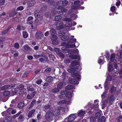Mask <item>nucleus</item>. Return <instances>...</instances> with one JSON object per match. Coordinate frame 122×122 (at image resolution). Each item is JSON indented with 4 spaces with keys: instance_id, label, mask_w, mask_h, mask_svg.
<instances>
[{
    "instance_id": "41",
    "label": "nucleus",
    "mask_w": 122,
    "mask_h": 122,
    "mask_svg": "<svg viewBox=\"0 0 122 122\" xmlns=\"http://www.w3.org/2000/svg\"><path fill=\"white\" fill-rule=\"evenodd\" d=\"M68 1L66 0H64L62 1L61 4L63 6H66L68 4Z\"/></svg>"
},
{
    "instance_id": "25",
    "label": "nucleus",
    "mask_w": 122,
    "mask_h": 122,
    "mask_svg": "<svg viewBox=\"0 0 122 122\" xmlns=\"http://www.w3.org/2000/svg\"><path fill=\"white\" fill-rule=\"evenodd\" d=\"M106 118L104 116H102L101 118L98 119V122H105Z\"/></svg>"
},
{
    "instance_id": "16",
    "label": "nucleus",
    "mask_w": 122,
    "mask_h": 122,
    "mask_svg": "<svg viewBox=\"0 0 122 122\" xmlns=\"http://www.w3.org/2000/svg\"><path fill=\"white\" fill-rule=\"evenodd\" d=\"M52 113L55 116H58L60 114V111L58 110H53L52 111Z\"/></svg>"
},
{
    "instance_id": "64",
    "label": "nucleus",
    "mask_w": 122,
    "mask_h": 122,
    "mask_svg": "<svg viewBox=\"0 0 122 122\" xmlns=\"http://www.w3.org/2000/svg\"><path fill=\"white\" fill-rule=\"evenodd\" d=\"M11 108H9L6 111L8 114H10L11 112Z\"/></svg>"
},
{
    "instance_id": "12",
    "label": "nucleus",
    "mask_w": 122,
    "mask_h": 122,
    "mask_svg": "<svg viewBox=\"0 0 122 122\" xmlns=\"http://www.w3.org/2000/svg\"><path fill=\"white\" fill-rule=\"evenodd\" d=\"M50 107L51 105L49 104H46L43 107V111L45 112L50 111Z\"/></svg>"
},
{
    "instance_id": "62",
    "label": "nucleus",
    "mask_w": 122,
    "mask_h": 122,
    "mask_svg": "<svg viewBox=\"0 0 122 122\" xmlns=\"http://www.w3.org/2000/svg\"><path fill=\"white\" fill-rule=\"evenodd\" d=\"M51 70V69L50 68H47L45 69V72H47L48 73L50 72Z\"/></svg>"
},
{
    "instance_id": "28",
    "label": "nucleus",
    "mask_w": 122,
    "mask_h": 122,
    "mask_svg": "<svg viewBox=\"0 0 122 122\" xmlns=\"http://www.w3.org/2000/svg\"><path fill=\"white\" fill-rule=\"evenodd\" d=\"M17 13V12L15 10L12 11L9 14V16L10 17H12L15 15Z\"/></svg>"
},
{
    "instance_id": "31",
    "label": "nucleus",
    "mask_w": 122,
    "mask_h": 122,
    "mask_svg": "<svg viewBox=\"0 0 122 122\" xmlns=\"http://www.w3.org/2000/svg\"><path fill=\"white\" fill-rule=\"evenodd\" d=\"M11 28V27L10 26H9L7 29L2 32V35H4Z\"/></svg>"
},
{
    "instance_id": "4",
    "label": "nucleus",
    "mask_w": 122,
    "mask_h": 122,
    "mask_svg": "<svg viewBox=\"0 0 122 122\" xmlns=\"http://www.w3.org/2000/svg\"><path fill=\"white\" fill-rule=\"evenodd\" d=\"M45 118L48 121H50L51 119L52 114L50 112H47L45 115Z\"/></svg>"
},
{
    "instance_id": "50",
    "label": "nucleus",
    "mask_w": 122,
    "mask_h": 122,
    "mask_svg": "<svg viewBox=\"0 0 122 122\" xmlns=\"http://www.w3.org/2000/svg\"><path fill=\"white\" fill-rule=\"evenodd\" d=\"M27 89L28 91L31 92H33L34 91V88L32 86H28Z\"/></svg>"
},
{
    "instance_id": "33",
    "label": "nucleus",
    "mask_w": 122,
    "mask_h": 122,
    "mask_svg": "<svg viewBox=\"0 0 122 122\" xmlns=\"http://www.w3.org/2000/svg\"><path fill=\"white\" fill-rule=\"evenodd\" d=\"M65 96L68 98H70L72 97V95L71 92H67L66 93Z\"/></svg>"
},
{
    "instance_id": "47",
    "label": "nucleus",
    "mask_w": 122,
    "mask_h": 122,
    "mask_svg": "<svg viewBox=\"0 0 122 122\" xmlns=\"http://www.w3.org/2000/svg\"><path fill=\"white\" fill-rule=\"evenodd\" d=\"M47 8V7L46 6H44L41 8L40 11L41 12L44 11L46 10Z\"/></svg>"
},
{
    "instance_id": "13",
    "label": "nucleus",
    "mask_w": 122,
    "mask_h": 122,
    "mask_svg": "<svg viewBox=\"0 0 122 122\" xmlns=\"http://www.w3.org/2000/svg\"><path fill=\"white\" fill-rule=\"evenodd\" d=\"M86 112L85 110H81L79 111L78 113V116L81 117H82L85 114Z\"/></svg>"
},
{
    "instance_id": "27",
    "label": "nucleus",
    "mask_w": 122,
    "mask_h": 122,
    "mask_svg": "<svg viewBox=\"0 0 122 122\" xmlns=\"http://www.w3.org/2000/svg\"><path fill=\"white\" fill-rule=\"evenodd\" d=\"M53 78V77L51 76H48L46 78V80L47 82H50L52 81Z\"/></svg>"
},
{
    "instance_id": "19",
    "label": "nucleus",
    "mask_w": 122,
    "mask_h": 122,
    "mask_svg": "<svg viewBox=\"0 0 122 122\" xmlns=\"http://www.w3.org/2000/svg\"><path fill=\"white\" fill-rule=\"evenodd\" d=\"M110 62H109L108 65V70L109 72H111L112 71L113 68L112 66V65L110 64Z\"/></svg>"
},
{
    "instance_id": "36",
    "label": "nucleus",
    "mask_w": 122,
    "mask_h": 122,
    "mask_svg": "<svg viewBox=\"0 0 122 122\" xmlns=\"http://www.w3.org/2000/svg\"><path fill=\"white\" fill-rule=\"evenodd\" d=\"M6 121L7 122H12V117H6Z\"/></svg>"
},
{
    "instance_id": "49",
    "label": "nucleus",
    "mask_w": 122,
    "mask_h": 122,
    "mask_svg": "<svg viewBox=\"0 0 122 122\" xmlns=\"http://www.w3.org/2000/svg\"><path fill=\"white\" fill-rule=\"evenodd\" d=\"M61 18L62 17L61 15H57L55 17V20L56 21H58L60 20Z\"/></svg>"
},
{
    "instance_id": "15",
    "label": "nucleus",
    "mask_w": 122,
    "mask_h": 122,
    "mask_svg": "<svg viewBox=\"0 0 122 122\" xmlns=\"http://www.w3.org/2000/svg\"><path fill=\"white\" fill-rule=\"evenodd\" d=\"M35 3V1L33 0H30L27 3L28 6L29 7H31L33 6Z\"/></svg>"
},
{
    "instance_id": "52",
    "label": "nucleus",
    "mask_w": 122,
    "mask_h": 122,
    "mask_svg": "<svg viewBox=\"0 0 122 122\" xmlns=\"http://www.w3.org/2000/svg\"><path fill=\"white\" fill-rule=\"evenodd\" d=\"M20 47L19 44L18 43H15L14 44V47L16 49H18Z\"/></svg>"
},
{
    "instance_id": "45",
    "label": "nucleus",
    "mask_w": 122,
    "mask_h": 122,
    "mask_svg": "<svg viewBox=\"0 0 122 122\" xmlns=\"http://www.w3.org/2000/svg\"><path fill=\"white\" fill-rule=\"evenodd\" d=\"M101 116V114L99 112L96 113L95 115V117L97 119H99Z\"/></svg>"
},
{
    "instance_id": "60",
    "label": "nucleus",
    "mask_w": 122,
    "mask_h": 122,
    "mask_svg": "<svg viewBox=\"0 0 122 122\" xmlns=\"http://www.w3.org/2000/svg\"><path fill=\"white\" fill-rule=\"evenodd\" d=\"M58 54L61 58H63L64 57V54L61 52L59 53Z\"/></svg>"
},
{
    "instance_id": "29",
    "label": "nucleus",
    "mask_w": 122,
    "mask_h": 122,
    "mask_svg": "<svg viewBox=\"0 0 122 122\" xmlns=\"http://www.w3.org/2000/svg\"><path fill=\"white\" fill-rule=\"evenodd\" d=\"M70 82L72 84H78V83L77 81L76 80L73 79H71L70 81Z\"/></svg>"
},
{
    "instance_id": "22",
    "label": "nucleus",
    "mask_w": 122,
    "mask_h": 122,
    "mask_svg": "<svg viewBox=\"0 0 122 122\" xmlns=\"http://www.w3.org/2000/svg\"><path fill=\"white\" fill-rule=\"evenodd\" d=\"M24 103L22 102H20L18 104L17 106L19 108L21 109L24 107Z\"/></svg>"
},
{
    "instance_id": "37",
    "label": "nucleus",
    "mask_w": 122,
    "mask_h": 122,
    "mask_svg": "<svg viewBox=\"0 0 122 122\" xmlns=\"http://www.w3.org/2000/svg\"><path fill=\"white\" fill-rule=\"evenodd\" d=\"M23 37L24 38H26L28 36V34L27 32L23 31L22 32Z\"/></svg>"
},
{
    "instance_id": "40",
    "label": "nucleus",
    "mask_w": 122,
    "mask_h": 122,
    "mask_svg": "<svg viewBox=\"0 0 122 122\" xmlns=\"http://www.w3.org/2000/svg\"><path fill=\"white\" fill-rule=\"evenodd\" d=\"M67 47H62V50L63 51V52L66 53V52H68V53L69 52V50L67 49Z\"/></svg>"
},
{
    "instance_id": "11",
    "label": "nucleus",
    "mask_w": 122,
    "mask_h": 122,
    "mask_svg": "<svg viewBox=\"0 0 122 122\" xmlns=\"http://www.w3.org/2000/svg\"><path fill=\"white\" fill-rule=\"evenodd\" d=\"M67 11V10L66 9L62 8L61 10L57 11L58 13L60 15H62L64 13H66Z\"/></svg>"
},
{
    "instance_id": "21",
    "label": "nucleus",
    "mask_w": 122,
    "mask_h": 122,
    "mask_svg": "<svg viewBox=\"0 0 122 122\" xmlns=\"http://www.w3.org/2000/svg\"><path fill=\"white\" fill-rule=\"evenodd\" d=\"M58 104L59 105H61L62 104H68L69 103V102L68 101H61L58 102Z\"/></svg>"
},
{
    "instance_id": "6",
    "label": "nucleus",
    "mask_w": 122,
    "mask_h": 122,
    "mask_svg": "<svg viewBox=\"0 0 122 122\" xmlns=\"http://www.w3.org/2000/svg\"><path fill=\"white\" fill-rule=\"evenodd\" d=\"M41 57H43L44 58L43 59V58H40L39 59V61L41 63H44V61H46L48 60L47 56L45 55L42 54L41 55Z\"/></svg>"
},
{
    "instance_id": "24",
    "label": "nucleus",
    "mask_w": 122,
    "mask_h": 122,
    "mask_svg": "<svg viewBox=\"0 0 122 122\" xmlns=\"http://www.w3.org/2000/svg\"><path fill=\"white\" fill-rule=\"evenodd\" d=\"M34 14L35 17L36 18H38L40 17V14L38 11L36 10L35 11Z\"/></svg>"
},
{
    "instance_id": "57",
    "label": "nucleus",
    "mask_w": 122,
    "mask_h": 122,
    "mask_svg": "<svg viewBox=\"0 0 122 122\" xmlns=\"http://www.w3.org/2000/svg\"><path fill=\"white\" fill-rule=\"evenodd\" d=\"M107 80L109 81H111L112 80V77L109 74L107 76Z\"/></svg>"
},
{
    "instance_id": "55",
    "label": "nucleus",
    "mask_w": 122,
    "mask_h": 122,
    "mask_svg": "<svg viewBox=\"0 0 122 122\" xmlns=\"http://www.w3.org/2000/svg\"><path fill=\"white\" fill-rule=\"evenodd\" d=\"M24 88V86L23 85H20L17 86V88L19 90L22 89Z\"/></svg>"
},
{
    "instance_id": "61",
    "label": "nucleus",
    "mask_w": 122,
    "mask_h": 122,
    "mask_svg": "<svg viewBox=\"0 0 122 122\" xmlns=\"http://www.w3.org/2000/svg\"><path fill=\"white\" fill-rule=\"evenodd\" d=\"M96 121V119L94 117H92L90 118V121L91 122H95Z\"/></svg>"
},
{
    "instance_id": "26",
    "label": "nucleus",
    "mask_w": 122,
    "mask_h": 122,
    "mask_svg": "<svg viewBox=\"0 0 122 122\" xmlns=\"http://www.w3.org/2000/svg\"><path fill=\"white\" fill-rule=\"evenodd\" d=\"M79 53V51L78 49H76V50H69L68 53Z\"/></svg>"
},
{
    "instance_id": "54",
    "label": "nucleus",
    "mask_w": 122,
    "mask_h": 122,
    "mask_svg": "<svg viewBox=\"0 0 122 122\" xmlns=\"http://www.w3.org/2000/svg\"><path fill=\"white\" fill-rule=\"evenodd\" d=\"M21 112V111H20L18 113L13 116H12V118H15L17 117H18L20 114Z\"/></svg>"
},
{
    "instance_id": "5",
    "label": "nucleus",
    "mask_w": 122,
    "mask_h": 122,
    "mask_svg": "<svg viewBox=\"0 0 122 122\" xmlns=\"http://www.w3.org/2000/svg\"><path fill=\"white\" fill-rule=\"evenodd\" d=\"M44 36L41 31H39L36 33L35 37L37 39H41Z\"/></svg>"
},
{
    "instance_id": "56",
    "label": "nucleus",
    "mask_w": 122,
    "mask_h": 122,
    "mask_svg": "<svg viewBox=\"0 0 122 122\" xmlns=\"http://www.w3.org/2000/svg\"><path fill=\"white\" fill-rule=\"evenodd\" d=\"M54 51L58 54L60 52V49L59 48H55L54 49Z\"/></svg>"
},
{
    "instance_id": "30",
    "label": "nucleus",
    "mask_w": 122,
    "mask_h": 122,
    "mask_svg": "<svg viewBox=\"0 0 122 122\" xmlns=\"http://www.w3.org/2000/svg\"><path fill=\"white\" fill-rule=\"evenodd\" d=\"M76 41V39L71 38V39H69L67 41L68 43H71L73 42H75Z\"/></svg>"
},
{
    "instance_id": "20",
    "label": "nucleus",
    "mask_w": 122,
    "mask_h": 122,
    "mask_svg": "<svg viewBox=\"0 0 122 122\" xmlns=\"http://www.w3.org/2000/svg\"><path fill=\"white\" fill-rule=\"evenodd\" d=\"M35 112V110L33 109L31 110L29 113L28 115V116L29 118L31 117H32V115Z\"/></svg>"
},
{
    "instance_id": "34",
    "label": "nucleus",
    "mask_w": 122,
    "mask_h": 122,
    "mask_svg": "<svg viewBox=\"0 0 122 122\" xmlns=\"http://www.w3.org/2000/svg\"><path fill=\"white\" fill-rule=\"evenodd\" d=\"M73 88V86L71 85H69L67 86L65 88L66 90H69Z\"/></svg>"
},
{
    "instance_id": "46",
    "label": "nucleus",
    "mask_w": 122,
    "mask_h": 122,
    "mask_svg": "<svg viewBox=\"0 0 122 122\" xmlns=\"http://www.w3.org/2000/svg\"><path fill=\"white\" fill-rule=\"evenodd\" d=\"M10 92L9 91H7L4 92L3 95L4 96H8L10 94Z\"/></svg>"
},
{
    "instance_id": "7",
    "label": "nucleus",
    "mask_w": 122,
    "mask_h": 122,
    "mask_svg": "<svg viewBox=\"0 0 122 122\" xmlns=\"http://www.w3.org/2000/svg\"><path fill=\"white\" fill-rule=\"evenodd\" d=\"M58 37L56 36H54L52 37L51 40L52 41V43L54 45L58 44L59 43V41L57 40Z\"/></svg>"
},
{
    "instance_id": "8",
    "label": "nucleus",
    "mask_w": 122,
    "mask_h": 122,
    "mask_svg": "<svg viewBox=\"0 0 122 122\" xmlns=\"http://www.w3.org/2000/svg\"><path fill=\"white\" fill-rule=\"evenodd\" d=\"M65 20L66 21V24L68 27H70L72 26V24L71 22L72 19L70 18H66Z\"/></svg>"
},
{
    "instance_id": "23",
    "label": "nucleus",
    "mask_w": 122,
    "mask_h": 122,
    "mask_svg": "<svg viewBox=\"0 0 122 122\" xmlns=\"http://www.w3.org/2000/svg\"><path fill=\"white\" fill-rule=\"evenodd\" d=\"M36 100L35 99H34L31 102L30 105L28 108L29 109H32L33 107L34 104L36 102Z\"/></svg>"
},
{
    "instance_id": "63",
    "label": "nucleus",
    "mask_w": 122,
    "mask_h": 122,
    "mask_svg": "<svg viewBox=\"0 0 122 122\" xmlns=\"http://www.w3.org/2000/svg\"><path fill=\"white\" fill-rule=\"evenodd\" d=\"M70 61V60L68 59H65L64 61V63L66 64L69 63Z\"/></svg>"
},
{
    "instance_id": "53",
    "label": "nucleus",
    "mask_w": 122,
    "mask_h": 122,
    "mask_svg": "<svg viewBox=\"0 0 122 122\" xmlns=\"http://www.w3.org/2000/svg\"><path fill=\"white\" fill-rule=\"evenodd\" d=\"M116 88L114 86H112L111 88V92L112 93H114L116 91Z\"/></svg>"
},
{
    "instance_id": "39",
    "label": "nucleus",
    "mask_w": 122,
    "mask_h": 122,
    "mask_svg": "<svg viewBox=\"0 0 122 122\" xmlns=\"http://www.w3.org/2000/svg\"><path fill=\"white\" fill-rule=\"evenodd\" d=\"M61 40L63 41H65L69 39L68 36H63L62 37H61Z\"/></svg>"
},
{
    "instance_id": "2",
    "label": "nucleus",
    "mask_w": 122,
    "mask_h": 122,
    "mask_svg": "<svg viewBox=\"0 0 122 122\" xmlns=\"http://www.w3.org/2000/svg\"><path fill=\"white\" fill-rule=\"evenodd\" d=\"M76 116L74 114H72L70 115L68 117L66 118L64 120V122H71L74 120Z\"/></svg>"
},
{
    "instance_id": "18",
    "label": "nucleus",
    "mask_w": 122,
    "mask_h": 122,
    "mask_svg": "<svg viewBox=\"0 0 122 122\" xmlns=\"http://www.w3.org/2000/svg\"><path fill=\"white\" fill-rule=\"evenodd\" d=\"M50 33L52 36V37L54 36H56V32L55 30L53 28H52L50 30Z\"/></svg>"
},
{
    "instance_id": "42",
    "label": "nucleus",
    "mask_w": 122,
    "mask_h": 122,
    "mask_svg": "<svg viewBox=\"0 0 122 122\" xmlns=\"http://www.w3.org/2000/svg\"><path fill=\"white\" fill-rule=\"evenodd\" d=\"M51 91L54 93H57L59 92V90L57 88H54L52 89Z\"/></svg>"
},
{
    "instance_id": "32",
    "label": "nucleus",
    "mask_w": 122,
    "mask_h": 122,
    "mask_svg": "<svg viewBox=\"0 0 122 122\" xmlns=\"http://www.w3.org/2000/svg\"><path fill=\"white\" fill-rule=\"evenodd\" d=\"M80 7V5L79 4H74L72 7V8L73 9H78Z\"/></svg>"
},
{
    "instance_id": "10",
    "label": "nucleus",
    "mask_w": 122,
    "mask_h": 122,
    "mask_svg": "<svg viewBox=\"0 0 122 122\" xmlns=\"http://www.w3.org/2000/svg\"><path fill=\"white\" fill-rule=\"evenodd\" d=\"M61 45L62 46H65L66 47L69 48H72L75 46V45L74 44L69 45L67 44L65 42H62L61 44Z\"/></svg>"
},
{
    "instance_id": "38",
    "label": "nucleus",
    "mask_w": 122,
    "mask_h": 122,
    "mask_svg": "<svg viewBox=\"0 0 122 122\" xmlns=\"http://www.w3.org/2000/svg\"><path fill=\"white\" fill-rule=\"evenodd\" d=\"M63 86V84L62 82H59L57 85V87L58 89H61Z\"/></svg>"
},
{
    "instance_id": "14",
    "label": "nucleus",
    "mask_w": 122,
    "mask_h": 122,
    "mask_svg": "<svg viewBox=\"0 0 122 122\" xmlns=\"http://www.w3.org/2000/svg\"><path fill=\"white\" fill-rule=\"evenodd\" d=\"M24 50L25 51H32V49L28 45H25L24 46Z\"/></svg>"
},
{
    "instance_id": "35",
    "label": "nucleus",
    "mask_w": 122,
    "mask_h": 122,
    "mask_svg": "<svg viewBox=\"0 0 122 122\" xmlns=\"http://www.w3.org/2000/svg\"><path fill=\"white\" fill-rule=\"evenodd\" d=\"M114 97L113 95H111L110 97L109 100V102L110 104H111L114 101Z\"/></svg>"
},
{
    "instance_id": "43",
    "label": "nucleus",
    "mask_w": 122,
    "mask_h": 122,
    "mask_svg": "<svg viewBox=\"0 0 122 122\" xmlns=\"http://www.w3.org/2000/svg\"><path fill=\"white\" fill-rule=\"evenodd\" d=\"M58 35L59 36L61 37L65 35V32L63 31H59L58 32Z\"/></svg>"
},
{
    "instance_id": "48",
    "label": "nucleus",
    "mask_w": 122,
    "mask_h": 122,
    "mask_svg": "<svg viewBox=\"0 0 122 122\" xmlns=\"http://www.w3.org/2000/svg\"><path fill=\"white\" fill-rule=\"evenodd\" d=\"M115 55L114 54H112L110 56V60L112 62H113L115 58Z\"/></svg>"
},
{
    "instance_id": "3",
    "label": "nucleus",
    "mask_w": 122,
    "mask_h": 122,
    "mask_svg": "<svg viewBox=\"0 0 122 122\" xmlns=\"http://www.w3.org/2000/svg\"><path fill=\"white\" fill-rule=\"evenodd\" d=\"M16 84H13L10 85H6L3 86L1 88V89L2 90H9L12 88H14Z\"/></svg>"
},
{
    "instance_id": "9",
    "label": "nucleus",
    "mask_w": 122,
    "mask_h": 122,
    "mask_svg": "<svg viewBox=\"0 0 122 122\" xmlns=\"http://www.w3.org/2000/svg\"><path fill=\"white\" fill-rule=\"evenodd\" d=\"M78 62L76 61H72L71 63V65L72 66V67L73 69H77V67L76 66L78 64Z\"/></svg>"
},
{
    "instance_id": "59",
    "label": "nucleus",
    "mask_w": 122,
    "mask_h": 122,
    "mask_svg": "<svg viewBox=\"0 0 122 122\" xmlns=\"http://www.w3.org/2000/svg\"><path fill=\"white\" fill-rule=\"evenodd\" d=\"M26 98L27 99L29 100L33 98L31 96V95H30L29 94H27L26 96Z\"/></svg>"
},
{
    "instance_id": "1",
    "label": "nucleus",
    "mask_w": 122,
    "mask_h": 122,
    "mask_svg": "<svg viewBox=\"0 0 122 122\" xmlns=\"http://www.w3.org/2000/svg\"><path fill=\"white\" fill-rule=\"evenodd\" d=\"M56 27L55 29L56 30H58L64 28L66 27L65 25H63L62 21H58L56 24Z\"/></svg>"
},
{
    "instance_id": "44",
    "label": "nucleus",
    "mask_w": 122,
    "mask_h": 122,
    "mask_svg": "<svg viewBox=\"0 0 122 122\" xmlns=\"http://www.w3.org/2000/svg\"><path fill=\"white\" fill-rule=\"evenodd\" d=\"M116 120H117V122H122V116H120L116 118Z\"/></svg>"
},
{
    "instance_id": "17",
    "label": "nucleus",
    "mask_w": 122,
    "mask_h": 122,
    "mask_svg": "<svg viewBox=\"0 0 122 122\" xmlns=\"http://www.w3.org/2000/svg\"><path fill=\"white\" fill-rule=\"evenodd\" d=\"M69 57L71 59H78V60H80V57L79 56L76 55H72L69 56Z\"/></svg>"
},
{
    "instance_id": "58",
    "label": "nucleus",
    "mask_w": 122,
    "mask_h": 122,
    "mask_svg": "<svg viewBox=\"0 0 122 122\" xmlns=\"http://www.w3.org/2000/svg\"><path fill=\"white\" fill-rule=\"evenodd\" d=\"M24 8L22 6H20L17 8V10L18 11H21Z\"/></svg>"
},
{
    "instance_id": "51",
    "label": "nucleus",
    "mask_w": 122,
    "mask_h": 122,
    "mask_svg": "<svg viewBox=\"0 0 122 122\" xmlns=\"http://www.w3.org/2000/svg\"><path fill=\"white\" fill-rule=\"evenodd\" d=\"M49 56L50 58V59L51 60H54L55 58V56H54L52 54H50L49 55Z\"/></svg>"
}]
</instances>
